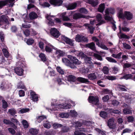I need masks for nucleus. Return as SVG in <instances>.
Segmentation results:
<instances>
[{"label": "nucleus", "mask_w": 135, "mask_h": 135, "mask_svg": "<svg viewBox=\"0 0 135 135\" xmlns=\"http://www.w3.org/2000/svg\"><path fill=\"white\" fill-rule=\"evenodd\" d=\"M79 12L81 13L86 14L88 13L87 10L85 8H81L79 9Z\"/></svg>", "instance_id": "49530a36"}, {"label": "nucleus", "mask_w": 135, "mask_h": 135, "mask_svg": "<svg viewBox=\"0 0 135 135\" xmlns=\"http://www.w3.org/2000/svg\"><path fill=\"white\" fill-rule=\"evenodd\" d=\"M68 57L70 59L71 61L73 62L72 63H71V64H73L74 65V64L78 65L80 64L81 62L75 57L69 55L68 56Z\"/></svg>", "instance_id": "1a4fd4ad"}, {"label": "nucleus", "mask_w": 135, "mask_h": 135, "mask_svg": "<svg viewBox=\"0 0 135 135\" xmlns=\"http://www.w3.org/2000/svg\"><path fill=\"white\" fill-rule=\"evenodd\" d=\"M30 31L28 29H26L25 31H23V32L24 34L26 36H28L30 35Z\"/></svg>", "instance_id": "680f3d73"}, {"label": "nucleus", "mask_w": 135, "mask_h": 135, "mask_svg": "<svg viewBox=\"0 0 135 135\" xmlns=\"http://www.w3.org/2000/svg\"><path fill=\"white\" fill-rule=\"evenodd\" d=\"M2 51L4 55L6 57H7L9 56V53L6 49H3L2 50Z\"/></svg>", "instance_id": "37998d69"}, {"label": "nucleus", "mask_w": 135, "mask_h": 135, "mask_svg": "<svg viewBox=\"0 0 135 135\" xmlns=\"http://www.w3.org/2000/svg\"><path fill=\"white\" fill-rule=\"evenodd\" d=\"M120 27V26H119ZM120 30V32L118 34V35H119L120 34V37L121 38H125L126 39H129V37L127 35H126V34L123 33H121V30H120V27L119 28Z\"/></svg>", "instance_id": "c9c22d12"}, {"label": "nucleus", "mask_w": 135, "mask_h": 135, "mask_svg": "<svg viewBox=\"0 0 135 135\" xmlns=\"http://www.w3.org/2000/svg\"><path fill=\"white\" fill-rule=\"evenodd\" d=\"M33 40L31 38L28 39L26 41L27 44L29 45H31L33 43Z\"/></svg>", "instance_id": "603ef678"}, {"label": "nucleus", "mask_w": 135, "mask_h": 135, "mask_svg": "<svg viewBox=\"0 0 135 135\" xmlns=\"http://www.w3.org/2000/svg\"><path fill=\"white\" fill-rule=\"evenodd\" d=\"M73 124L76 125L75 126V127H80L82 125V123L79 122H74Z\"/></svg>", "instance_id": "69168bd1"}, {"label": "nucleus", "mask_w": 135, "mask_h": 135, "mask_svg": "<svg viewBox=\"0 0 135 135\" xmlns=\"http://www.w3.org/2000/svg\"><path fill=\"white\" fill-rule=\"evenodd\" d=\"M123 9L119 8L118 9L117 15L119 18L124 19L126 18L128 20H131L133 18L132 14L130 12L125 11L124 13L123 12Z\"/></svg>", "instance_id": "f257e3e1"}, {"label": "nucleus", "mask_w": 135, "mask_h": 135, "mask_svg": "<svg viewBox=\"0 0 135 135\" xmlns=\"http://www.w3.org/2000/svg\"><path fill=\"white\" fill-rule=\"evenodd\" d=\"M105 8V5L104 3H102L99 5L98 8V11L101 13L103 12Z\"/></svg>", "instance_id": "bb28decb"}, {"label": "nucleus", "mask_w": 135, "mask_h": 135, "mask_svg": "<svg viewBox=\"0 0 135 135\" xmlns=\"http://www.w3.org/2000/svg\"><path fill=\"white\" fill-rule=\"evenodd\" d=\"M22 123L24 128H27L28 127V124L26 120H22Z\"/></svg>", "instance_id": "79ce46f5"}, {"label": "nucleus", "mask_w": 135, "mask_h": 135, "mask_svg": "<svg viewBox=\"0 0 135 135\" xmlns=\"http://www.w3.org/2000/svg\"><path fill=\"white\" fill-rule=\"evenodd\" d=\"M122 54V53L121 52L119 53L118 54L115 55V54H113L112 56L115 58L120 59L121 58V56Z\"/></svg>", "instance_id": "3c124183"}, {"label": "nucleus", "mask_w": 135, "mask_h": 135, "mask_svg": "<svg viewBox=\"0 0 135 135\" xmlns=\"http://www.w3.org/2000/svg\"><path fill=\"white\" fill-rule=\"evenodd\" d=\"M110 25H111V26L112 28L114 31H115L116 28V25L115 24V22L114 21L113 18L110 17Z\"/></svg>", "instance_id": "72a5a7b5"}, {"label": "nucleus", "mask_w": 135, "mask_h": 135, "mask_svg": "<svg viewBox=\"0 0 135 135\" xmlns=\"http://www.w3.org/2000/svg\"><path fill=\"white\" fill-rule=\"evenodd\" d=\"M30 110L29 109L25 108L22 109L19 111V113L20 112L21 113H23L28 112Z\"/></svg>", "instance_id": "864d4df0"}, {"label": "nucleus", "mask_w": 135, "mask_h": 135, "mask_svg": "<svg viewBox=\"0 0 135 135\" xmlns=\"http://www.w3.org/2000/svg\"><path fill=\"white\" fill-rule=\"evenodd\" d=\"M113 113L116 114H120L121 113L120 111L118 110H115L112 109H110V113Z\"/></svg>", "instance_id": "8fccbe9b"}, {"label": "nucleus", "mask_w": 135, "mask_h": 135, "mask_svg": "<svg viewBox=\"0 0 135 135\" xmlns=\"http://www.w3.org/2000/svg\"><path fill=\"white\" fill-rule=\"evenodd\" d=\"M25 85L23 84L22 82H20L18 84L17 86L18 88L24 89L25 88Z\"/></svg>", "instance_id": "bf43d9fd"}, {"label": "nucleus", "mask_w": 135, "mask_h": 135, "mask_svg": "<svg viewBox=\"0 0 135 135\" xmlns=\"http://www.w3.org/2000/svg\"><path fill=\"white\" fill-rule=\"evenodd\" d=\"M123 113L126 114H128L132 113V110L129 108H125L123 109Z\"/></svg>", "instance_id": "f704fd0d"}, {"label": "nucleus", "mask_w": 135, "mask_h": 135, "mask_svg": "<svg viewBox=\"0 0 135 135\" xmlns=\"http://www.w3.org/2000/svg\"><path fill=\"white\" fill-rule=\"evenodd\" d=\"M63 2L61 0H50V3L51 4L54 6H61Z\"/></svg>", "instance_id": "ddd939ff"}, {"label": "nucleus", "mask_w": 135, "mask_h": 135, "mask_svg": "<svg viewBox=\"0 0 135 135\" xmlns=\"http://www.w3.org/2000/svg\"><path fill=\"white\" fill-rule=\"evenodd\" d=\"M76 55L82 57H85L86 55L83 52L78 51Z\"/></svg>", "instance_id": "5fc2aeb1"}, {"label": "nucleus", "mask_w": 135, "mask_h": 135, "mask_svg": "<svg viewBox=\"0 0 135 135\" xmlns=\"http://www.w3.org/2000/svg\"><path fill=\"white\" fill-rule=\"evenodd\" d=\"M44 127L47 129L51 127L50 123L47 121H46L44 124Z\"/></svg>", "instance_id": "ea45409f"}, {"label": "nucleus", "mask_w": 135, "mask_h": 135, "mask_svg": "<svg viewBox=\"0 0 135 135\" xmlns=\"http://www.w3.org/2000/svg\"><path fill=\"white\" fill-rule=\"evenodd\" d=\"M46 17L48 21V25L50 26H52L54 25V22L51 19L52 17H54L53 16H51L48 15H46Z\"/></svg>", "instance_id": "f3484780"}, {"label": "nucleus", "mask_w": 135, "mask_h": 135, "mask_svg": "<svg viewBox=\"0 0 135 135\" xmlns=\"http://www.w3.org/2000/svg\"><path fill=\"white\" fill-rule=\"evenodd\" d=\"M52 110L51 109V110H58L61 108L65 109H68L71 108V105L69 104H68L66 105H64L62 104H60L58 105H54L52 104Z\"/></svg>", "instance_id": "7ed1b4c3"}, {"label": "nucleus", "mask_w": 135, "mask_h": 135, "mask_svg": "<svg viewBox=\"0 0 135 135\" xmlns=\"http://www.w3.org/2000/svg\"><path fill=\"white\" fill-rule=\"evenodd\" d=\"M30 95L31 98L32 100L34 101H36L38 100V97L35 93L33 91H30Z\"/></svg>", "instance_id": "dca6fc26"}, {"label": "nucleus", "mask_w": 135, "mask_h": 135, "mask_svg": "<svg viewBox=\"0 0 135 135\" xmlns=\"http://www.w3.org/2000/svg\"><path fill=\"white\" fill-rule=\"evenodd\" d=\"M2 103L3 108H6L8 106L7 103L4 100H2Z\"/></svg>", "instance_id": "6e6d98bb"}, {"label": "nucleus", "mask_w": 135, "mask_h": 135, "mask_svg": "<svg viewBox=\"0 0 135 135\" xmlns=\"http://www.w3.org/2000/svg\"><path fill=\"white\" fill-rule=\"evenodd\" d=\"M132 74H127L123 76V78L126 79H132Z\"/></svg>", "instance_id": "c03bdc74"}, {"label": "nucleus", "mask_w": 135, "mask_h": 135, "mask_svg": "<svg viewBox=\"0 0 135 135\" xmlns=\"http://www.w3.org/2000/svg\"><path fill=\"white\" fill-rule=\"evenodd\" d=\"M15 73L19 76H22L23 75V70L21 68H17L15 69Z\"/></svg>", "instance_id": "a211bd4d"}, {"label": "nucleus", "mask_w": 135, "mask_h": 135, "mask_svg": "<svg viewBox=\"0 0 135 135\" xmlns=\"http://www.w3.org/2000/svg\"><path fill=\"white\" fill-rule=\"evenodd\" d=\"M38 16L37 14L34 12H32L29 15V17L31 20L36 18Z\"/></svg>", "instance_id": "a878e982"}, {"label": "nucleus", "mask_w": 135, "mask_h": 135, "mask_svg": "<svg viewBox=\"0 0 135 135\" xmlns=\"http://www.w3.org/2000/svg\"><path fill=\"white\" fill-rule=\"evenodd\" d=\"M75 40L78 42H88V40L85 37L82 35H76Z\"/></svg>", "instance_id": "6e6552de"}, {"label": "nucleus", "mask_w": 135, "mask_h": 135, "mask_svg": "<svg viewBox=\"0 0 135 135\" xmlns=\"http://www.w3.org/2000/svg\"><path fill=\"white\" fill-rule=\"evenodd\" d=\"M74 133L76 135H86L84 133H83L81 132H79L76 131L74 132Z\"/></svg>", "instance_id": "774afa93"}, {"label": "nucleus", "mask_w": 135, "mask_h": 135, "mask_svg": "<svg viewBox=\"0 0 135 135\" xmlns=\"http://www.w3.org/2000/svg\"><path fill=\"white\" fill-rule=\"evenodd\" d=\"M97 20L99 22H100L97 24L99 25L104 23V22L103 20H102V17L101 15L100 14H98L97 16Z\"/></svg>", "instance_id": "5701e85b"}, {"label": "nucleus", "mask_w": 135, "mask_h": 135, "mask_svg": "<svg viewBox=\"0 0 135 135\" xmlns=\"http://www.w3.org/2000/svg\"><path fill=\"white\" fill-rule=\"evenodd\" d=\"M66 13L64 12L62 13L61 17L63 21H68L70 20V19L68 16H66Z\"/></svg>", "instance_id": "c85d7f7f"}, {"label": "nucleus", "mask_w": 135, "mask_h": 135, "mask_svg": "<svg viewBox=\"0 0 135 135\" xmlns=\"http://www.w3.org/2000/svg\"><path fill=\"white\" fill-rule=\"evenodd\" d=\"M3 122L4 123L7 124H11V126L12 127L15 129H16L17 128V127L14 124H13L12 122H10L8 120L4 119Z\"/></svg>", "instance_id": "b1692460"}, {"label": "nucleus", "mask_w": 135, "mask_h": 135, "mask_svg": "<svg viewBox=\"0 0 135 135\" xmlns=\"http://www.w3.org/2000/svg\"><path fill=\"white\" fill-rule=\"evenodd\" d=\"M60 115L62 118H67L69 117V114L66 113L60 114Z\"/></svg>", "instance_id": "e2e57ef3"}, {"label": "nucleus", "mask_w": 135, "mask_h": 135, "mask_svg": "<svg viewBox=\"0 0 135 135\" xmlns=\"http://www.w3.org/2000/svg\"><path fill=\"white\" fill-rule=\"evenodd\" d=\"M84 60L85 62L86 63H88L91 66V68H93V64L91 61V59L90 57H86L84 58Z\"/></svg>", "instance_id": "c756f323"}, {"label": "nucleus", "mask_w": 135, "mask_h": 135, "mask_svg": "<svg viewBox=\"0 0 135 135\" xmlns=\"http://www.w3.org/2000/svg\"><path fill=\"white\" fill-rule=\"evenodd\" d=\"M109 12L110 9L109 8H107L105 11L104 16L105 19L106 20L108 21L110 20Z\"/></svg>", "instance_id": "aec40b11"}, {"label": "nucleus", "mask_w": 135, "mask_h": 135, "mask_svg": "<svg viewBox=\"0 0 135 135\" xmlns=\"http://www.w3.org/2000/svg\"><path fill=\"white\" fill-rule=\"evenodd\" d=\"M31 26L29 24H27L26 23H22L21 26V29H22L23 28H30Z\"/></svg>", "instance_id": "58836bf2"}, {"label": "nucleus", "mask_w": 135, "mask_h": 135, "mask_svg": "<svg viewBox=\"0 0 135 135\" xmlns=\"http://www.w3.org/2000/svg\"><path fill=\"white\" fill-rule=\"evenodd\" d=\"M123 45L124 47L126 49H129L131 48V47L129 45L125 43H123Z\"/></svg>", "instance_id": "13d9d810"}, {"label": "nucleus", "mask_w": 135, "mask_h": 135, "mask_svg": "<svg viewBox=\"0 0 135 135\" xmlns=\"http://www.w3.org/2000/svg\"><path fill=\"white\" fill-rule=\"evenodd\" d=\"M8 112L12 115H14L16 113L15 110L13 109H9Z\"/></svg>", "instance_id": "052dcab7"}, {"label": "nucleus", "mask_w": 135, "mask_h": 135, "mask_svg": "<svg viewBox=\"0 0 135 135\" xmlns=\"http://www.w3.org/2000/svg\"><path fill=\"white\" fill-rule=\"evenodd\" d=\"M80 71L83 73H86L89 72V70L87 68H82L80 69Z\"/></svg>", "instance_id": "de8ad7c7"}, {"label": "nucleus", "mask_w": 135, "mask_h": 135, "mask_svg": "<svg viewBox=\"0 0 135 135\" xmlns=\"http://www.w3.org/2000/svg\"><path fill=\"white\" fill-rule=\"evenodd\" d=\"M110 130L112 129V131L113 132H115L116 131V125L115 120L113 118L110 119ZM110 131H112L110 130Z\"/></svg>", "instance_id": "9b49d317"}, {"label": "nucleus", "mask_w": 135, "mask_h": 135, "mask_svg": "<svg viewBox=\"0 0 135 135\" xmlns=\"http://www.w3.org/2000/svg\"><path fill=\"white\" fill-rule=\"evenodd\" d=\"M84 26H85L90 32L92 34L93 33L95 28L91 25L90 24L88 23H85L84 24Z\"/></svg>", "instance_id": "4468645a"}, {"label": "nucleus", "mask_w": 135, "mask_h": 135, "mask_svg": "<svg viewBox=\"0 0 135 135\" xmlns=\"http://www.w3.org/2000/svg\"><path fill=\"white\" fill-rule=\"evenodd\" d=\"M62 62L66 65L69 66L71 68H76L75 65H74L73 64H71L70 61L68 59L66 58L62 59Z\"/></svg>", "instance_id": "9d476101"}, {"label": "nucleus", "mask_w": 135, "mask_h": 135, "mask_svg": "<svg viewBox=\"0 0 135 135\" xmlns=\"http://www.w3.org/2000/svg\"><path fill=\"white\" fill-rule=\"evenodd\" d=\"M76 3L69 4L66 6L65 7L67 8V10H72L75 9L77 6Z\"/></svg>", "instance_id": "6ab92c4d"}, {"label": "nucleus", "mask_w": 135, "mask_h": 135, "mask_svg": "<svg viewBox=\"0 0 135 135\" xmlns=\"http://www.w3.org/2000/svg\"><path fill=\"white\" fill-rule=\"evenodd\" d=\"M46 117L44 115L39 116L37 118V120L38 122L40 123L43 120L45 119H46Z\"/></svg>", "instance_id": "4c0bfd02"}, {"label": "nucleus", "mask_w": 135, "mask_h": 135, "mask_svg": "<svg viewBox=\"0 0 135 135\" xmlns=\"http://www.w3.org/2000/svg\"><path fill=\"white\" fill-rule=\"evenodd\" d=\"M39 57L41 58L42 61L44 62L46 61L47 59L45 55L43 53H41L39 55Z\"/></svg>", "instance_id": "e433bc0d"}, {"label": "nucleus", "mask_w": 135, "mask_h": 135, "mask_svg": "<svg viewBox=\"0 0 135 135\" xmlns=\"http://www.w3.org/2000/svg\"><path fill=\"white\" fill-rule=\"evenodd\" d=\"M57 71L60 74H64V72L63 70L59 66H57L56 68Z\"/></svg>", "instance_id": "09e8293b"}, {"label": "nucleus", "mask_w": 135, "mask_h": 135, "mask_svg": "<svg viewBox=\"0 0 135 135\" xmlns=\"http://www.w3.org/2000/svg\"><path fill=\"white\" fill-rule=\"evenodd\" d=\"M51 35L54 37L58 38L60 34L57 29L55 28H52L50 30Z\"/></svg>", "instance_id": "0eeeda50"}, {"label": "nucleus", "mask_w": 135, "mask_h": 135, "mask_svg": "<svg viewBox=\"0 0 135 135\" xmlns=\"http://www.w3.org/2000/svg\"><path fill=\"white\" fill-rule=\"evenodd\" d=\"M88 17L87 16L83 15L79 13H76L73 16V18L74 19H76L81 18H84L88 19Z\"/></svg>", "instance_id": "2eb2a0df"}, {"label": "nucleus", "mask_w": 135, "mask_h": 135, "mask_svg": "<svg viewBox=\"0 0 135 135\" xmlns=\"http://www.w3.org/2000/svg\"><path fill=\"white\" fill-rule=\"evenodd\" d=\"M88 3L95 7L98 4V0H88Z\"/></svg>", "instance_id": "393cba45"}, {"label": "nucleus", "mask_w": 135, "mask_h": 135, "mask_svg": "<svg viewBox=\"0 0 135 135\" xmlns=\"http://www.w3.org/2000/svg\"><path fill=\"white\" fill-rule=\"evenodd\" d=\"M92 39L93 40L96 42V45L99 47L105 50L108 49L107 47L105 45L102 44L100 42L99 40L96 37H93Z\"/></svg>", "instance_id": "39448f33"}, {"label": "nucleus", "mask_w": 135, "mask_h": 135, "mask_svg": "<svg viewBox=\"0 0 135 135\" xmlns=\"http://www.w3.org/2000/svg\"><path fill=\"white\" fill-rule=\"evenodd\" d=\"M109 69L107 66H104L103 67L102 71L103 73L106 74H107L109 72Z\"/></svg>", "instance_id": "a18cd8bd"}, {"label": "nucleus", "mask_w": 135, "mask_h": 135, "mask_svg": "<svg viewBox=\"0 0 135 135\" xmlns=\"http://www.w3.org/2000/svg\"><path fill=\"white\" fill-rule=\"evenodd\" d=\"M109 113L105 111H101L100 112L99 115L100 117L103 118L105 119L108 117V114Z\"/></svg>", "instance_id": "cd10ccee"}, {"label": "nucleus", "mask_w": 135, "mask_h": 135, "mask_svg": "<svg viewBox=\"0 0 135 135\" xmlns=\"http://www.w3.org/2000/svg\"><path fill=\"white\" fill-rule=\"evenodd\" d=\"M69 130V128L66 126H63L62 129V131L64 132H68Z\"/></svg>", "instance_id": "338daca9"}, {"label": "nucleus", "mask_w": 135, "mask_h": 135, "mask_svg": "<svg viewBox=\"0 0 135 135\" xmlns=\"http://www.w3.org/2000/svg\"><path fill=\"white\" fill-rule=\"evenodd\" d=\"M53 47L52 46H46L45 48L46 51L48 52H50Z\"/></svg>", "instance_id": "a19ab883"}, {"label": "nucleus", "mask_w": 135, "mask_h": 135, "mask_svg": "<svg viewBox=\"0 0 135 135\" xmlns=\"http://www.w3.org/2000/svg\"><path fill=\"white\" fill-rule=\"evenodd\" d=\"M15 0H6L4 1H0V7H2L3 6L5 5L7 3H11L10 4V6H12L13 3H12Z\"/></svg>", "instance_id": "f8f14e48"}, {"label": "nucleus", "mask_w": 135, "mask_h": 135, "mask_svg": "<svg viewBox=\"0 0 135 135\" xmlns=\"http://www.w3.org/2000/svg\"><path fill=\"white\" fill-rule=\"evenodd\" d=\"M67 78L68 80L70 82H75L76 80L83 83H86L89 82L88 79L81 77H79L76 79L75 76L73 75H69L68 76Z\"/></svg>", "instance_id": "f03ea898"}, {"label": "nucleus", "mask_w": 135, "mask_h": 135, "mask_svg": "<svg viewBox=\"0 0 135 135\" xmlns=\"http://www.w3.org/2000/svg\"><path fill=\"white\" fill-rule=\"evenodd\" d=\"M8 17L5 15H2L0 17V25H3L4 23L7 24L9 23L8 21Z\"/></svg>", "instance_id": "423d86ee"}, {"label": "nucleus", "mask_w": 135, "mask_h": 135, "mask_svg": "<svg viewBox=\"0 0 135 135\" xmlns=\"http://www.w3.org/2000/svg\"><path fill=\"white\" fill-rule=\"evenodd\" d=\"M64 40L66 44L71 46H74V43H73V41L72 40L66 37L64 38Z\"/></svg>", "instance_id": "7c9ffc66"}, {"label": "nucleus", "mask_w": 135, "mask_h": 135, "mask_svg": "<svg viewBox=\"0 0 135 135\" xmlns=\"http://www.w3.org/2000/svg\"><path fill=\"white\" fill-rule=\"evenodd\" d=\"M89 103H91L93 105L98 106L99 105V99L97 96H90L88 98Z\"/></svg>", "instance_id": "20e7f679"}, {"label": "nucleus", "mask_w": 135, "mask_h": 135, "mask_svg": "<svg viewBox=\"0 0 135 135\" xmlns=\"http://www.w3.org/2000/svg\"><path fill=\"white\" fill-rule=\"evenodd\" d=\"M29 132L32 135H36L38 133V131L36 129L32 128L30 129Z\"/></svg>", "instance_id": "2f4dec72"}, {"label": "nucleus", "mask_w": 135, "mask_h": 135, "mask_svg": "<svg viewBox=\"0 0 135 135\" xmlns=\"http://www.w3.org/2000/svg\"><path fill=\"white\" fill-rule=\"evenodd\" d=\"M94 56L98 60L100 61H102L103 60L101 56L97 54H94Z\"/></svg>", "instance_id": "4d7b16f0"}, {"label": "nucleus", "mask_w": 135, "mask_h": 135, "mask_svg": "<svg viewBox=\"0 0 135 135\" xmlns=\"http://www.w3.org/2000/svg\"><path fill=\"white\" fill-rule=\"evenodd\" d=\"M56 54L57 55V57L59 58L60 57L62 56L65 54L64 52L60 50L56 51Z\"/></svg>", "instance_id": "473e14b6"}, {"label": "nucleus", "mask_w": 135, "mask_h": 135, "mask_svg": "<svg viewBox=\"0 0 135 135\" xmlns=\"http://www.w3.org/2000/svg\"><path fill=\"white\" fill-rule=\"evenodd\" d=\"M86 47L89 48L94 51L96 50L95 44L94 43L91 42L86 45Z\"/></svg>", "instance_id": "412c9836"}, {"label": "nucleus", "mask_w": 135, "mask_h": 135, "mask_svg": "<svg viewBox=\"0 0 135 135\" xmlns=\"http://www.w3.org/2000/svg\"><path fill=\"white\" fill-rule=\"evenodd\" d=\"M88 77L90 80H94L97 78V76L95 73H90L88 75Z\"/></svg>", "instance_id": "4be33fe9"}, {"label": "nucleus", "mask_w": 135, "mask_h": 135, "mask_svg": "<svg viewBox=\"0 0 135 135\" xmlns=\"http://www.w3.org/2000/svg\"><path fill=\"white\" fill-rule=\"evenodd\" d=\"M9 132L12 134L14 135L15 134L16 132L12 128H9L8 129Z\"/></svg>", "instance_id": "0e129e2a"}]
</instances>
